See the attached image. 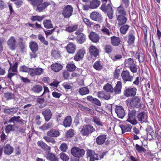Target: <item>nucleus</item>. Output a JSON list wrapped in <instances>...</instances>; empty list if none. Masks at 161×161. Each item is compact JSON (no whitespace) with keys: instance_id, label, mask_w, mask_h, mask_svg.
Instances as JSON below:
<instances>
[{"instance_id":"obj_1","label":"nucleus","mask_w":161,"mask_h":161,"mask_svg":"<svg viewBox=\"0 0 161 161\" xmlns=\"http://www.w3.org/2000/svg\"><path fill=\"white\" fill-rule=\"evenodd\" d=\"M34 8H35L36 11L39 12L43 11L47 7L50 5L48 2L43 3V0H27Z\"/></svg>"},{"instance_id":"obj_2","label":"nucleus","mask_w":161,"mask_h":161,"mask_svg":"<svg viewBox=\"0 0 161 161\" xmlns=\"http://www.w3.org/2000/svg\"><path fill=\"white\" fill-rule=\"evenodd\" d=\"M107 0H102L103 3H104L102 5L100 8L103 12L107 14V16L108 18L111 19L113 18V10L112 6L110 4H108L107 6H106V3Z\"/></svg>"},{"instance_id":"obj_3","label":"nucleus","mask_w":161,"mask_h":161,"mask_svg":"<svg viewBox=\"0 0 161 161\" xmlns=\"http://www.w3.org/2000/svg\"><path fill=\"white\" fill-rule=\"evenodd\" d=\"M9 64L10 66L8 70L7 77L11 80L12 77L17 75L18 73V63L17 62H15L13 66L12 65V64L10 62H9Z\"/></svg>"},{"instance_id":"obj_4","label":"nucleus","mask_w":161,"mask_h":161,"mask_svg":"<svg viewBox=\"0 0 161 161\" xmlns=\"http://www.w3.org/2000/svg\"><path fill=\"white\" fill-rule=\"evenodd\" d=\"M141 98L135 96L132 97L129 102V107L131 108H141L142 104L141 103Z\"/></svg>"},{"instance_id":"obj_5","label":"nucleus","mask_w":161,"mask_h":161,"mask_svg":"<svg viewBox=\"0 0 161 161\" xmlns=\"http://www.w3.org/2000/svg\"><path fill=\"white\" fill-rule=\"evenodd\" d=\"M73 8L70 5H67L63 8L62 14L64 18H69L73 14Z\"/></svg>"},{"instance_id":"obj_6","label":"nucleus","mask_w":161,"mask_h":161,"mask_svg":"<svg viewBox=\"0 0 161 161\" xmlns=\"http://www.w3.org/2000/svg\"><path fill=\"white\" fill-rule=\"evenodd\" d=\"M136 113V111L135 109H133L129 111L128 114V118L126 121L132 125H136L137 123L135 118Z\"/></svg>"},{"instance_id":"obj_7","label":"nucleus","mask_w":161,"mask_h":161,"mask_svg":"<svg viewBox=\"0 0 161 161\" xmlns=\"http://www.w3.org/2000/svg\"><path fill=\"white\" fill-rule=\"evenodd\" d=\"M8 48L11 50H14L17 47V44L16 38L13 36H11L7 41Z\"/></svg>"},{"instance_id":"obj_8","label":"nucleus","mask_w":161,"mask_h":161,"mask_svg":"<svg viewBox=\"0 0 161 161\" xmlns=\"http://www.w3.org/2000/svg\"><path fill=\"white\" fill-rule=\"evenodd\" d=\"M72 154L78 158L82 157L85 153V151L83 149H80L76 147H74L71 150Z\"/></svg>"},{"instance_id":"obj_9","label":"nucleus","mask_w":161,"mask_h":161,"mask_svg":"<svg viewBox=\"0 0 161 161\" xmlns=\"http://www.w3.org/2000/svg\"><path fill=\"white\" fill-rule=\"evenodd\" d=\"M136 89L135 87H126L124 92V95L127 97H130L135 96L136 93Z\"/></svg>"},{"instance_id":"obj_10","label":"nucleus","mask_w":161,"mask_h":161,"mask_svg":"<svg viewBox=\"0 0 161 161\" xmlns=\"http://www.w3.org/2000/svg\"><path fill=\"white\" fill-rule=\"evenodd\" d=\"M122 79L124 81H132L133 77L130 74L128 70L123 71L121 74Z\"/></svg>"},{"instance_id":"obj_11","label":"nucleus","mask_w":161,"mask_h":161,"mask_svg":"<svg viewBox=\"0 0 161 161\" xmlns=\"http://www.w3.org/2000/svg\"><path fill=\"white\" fill-rule=\"evenodd\" d=\"M115 111L118 117L121 119H123L125 115L124 109L121 106L116 105Z\"/></svg>"},{"instance_id":"obj_12","label":"nucleus","mask_w":161,"mask_h":161,"mask_svg":"<svg viewBox=\"0 0 161 161\" xmlns=\"http://www.w3.org/2000/svg\"><path fill=\"white\" fill-rule=\"evenodd\" d=\"M43 71V69L40 68H31L29 74L31 76L39 75L42 74Z\"/></svg>"},{"instance_id":"obj_13","label":"nucleus","mask_w":161,"mask_h":161,"mask_svg":"<svg viewBox=\"0 0 161 161\" xmlns=\"http://www.w3.org/2000/svg\"><path fill=\"white\" fill-rule=\"evenodd\" d=\"M137 118L141 123L146 122L147 120V115L145 112H139L137 115Z\"/></svg>"},{"instance_id":"obj_14","label":"nucleus","mask_w":161,"mask_h":161,"mask_svg":"<svg viewBox=\"0 0 161 161\" xmlns=\"http://www.w3.org/2000/svg\"><path fill=\"white\" fill-rule=\"evenodd\" d=\"M42 113L46 121H48L51 118L52 114L51 111L50 109H46L42 111Z\"/></svg>"},{"instance_id":"obj_15","label":"nucleus","mask_w":161,"mask_h":161,"mask_svg":"<svg viewBox=\"0 0 161 161\" xmlns=\"http://www.w3.org/2000/svg\"><path fill=\"white\" fill-rule=\"evenodd\" d=\"M118 25H121L125 24L127 20V19L125 15H116Z\"/></svg>"},{"instance_id":"obj_16","label":"nucleus","mask_w":161,"mask_h":161,"mask_svg":"<svg viewBox=\"0 0 161 161\" xmlns=\"http://www.w3.org/2000/svg\"><path fill=\"white\" fill-rule=\"evenodd\" d=\"M3 152L5 154L10 155L13 153V148L9 144H7L3 147Z\"/></svg>"},{"instance_id":"obj_17","label":"nucleus","mask_w":161,"mask_h":161,"mask_svg":"<svg viewBox=\"0 0 161 161\" xmlns=\"http://www.w3.org/2000/svg\"><path fill=\"white\" fill-rule=\"evenodd\" d=\"M135 39V37L134 33H129L128 35V40L127 41L128 44L130 46H134Z\"/></svg>"},{"instance_id":"obj_18","label":"nucleus","mask_w":161,"mask_h":161,"mask_svg":"<svg viewBox=\"0 0 161 161\" xmlns=\"http://www.w3.org/2000/svg\"><path fill=\"white\" fill-rule=\"evenodd\" d=\"M91 19L96 21H101L102 19V15L97 12L91 13Z\"/></svg>"},{"instance_id":"obj_19","label":"nucleus","mask_w":161,"mask_h":161,"mask_svg":"<svg viewBox=\"0 0 161 161\" xmlns=\"http://www.w3.org/2000/svg\"><path fill=\"white\" fill-rule=\"evenodd\" d=\"M85 53V51L83 50H79L75 55L74 59L76 61L80 60L83 58Z\"/></svg>"},{"instance_id":"obj_20","label":"nucleus","mask_w":161,"mask_h":161,"mask_svg":"<svg viewBox=\"0 0 161 161\" xmlns=\"http://www.w3.org/2000/svg\"><path fill=\"white\" fill-rule=\"evenodd\" d=\"M37 145L44 150L49 152L51 149V147L42 141H38L37 142Z\"/></svg>"},{"instance_id":"obj_21","label":"nucleus","mask_w":161,"mask_h":161,"mask_svg":"<svg viewBox=\"0 0 161 161\" xmlns=\"http://www.w3.org/2000/svg\"><path fill=\"white\" fill-rule=\"evenodd\" d=\"M66 49L68 53H74L76 49V46L72 43L68 44L66 47Z\"/></svg>"},{"instance_id":"obj_22","label":"nucleus","mask_w":161,"mask_h":161,"mask_svg":"<svg viewBox=\"0 0 161 161\" xmlns=\"http://www.w3.org/2000/svg\"><path fill=\"white\" fill-rule=\"evenodd\" d=\"M91 129V126L89 125H84L80 130V132L83 136L88 135Z\"/></svg>"},{"instance_id":"obj_23","label":"nucleus","mask_w":161,"mask_h":161,"mask_svg":"<svg viewBox=\"0 0 161 161\" xmlns=\"http://www.w3.org/2000/svg\"><path fill=\"white\" fill-rule=\"evenodd\" d=\"M29 47L32 52H36L38 49L37 43L35 41H31L29 43Z\"/></svg>"},{"instance_id":"obj_24","label":"nucleus","mask_w":161,"mask_h":161,"mask_svg":"<svg viewBox=\"0 0 161 161\" xmlns=\"http://www.w3.org/2000/svg\"><path fill=\"white\" fill-rule=\"evenodd\" d=\"M107 138V136L105 135H100L96 139V142L97 144L102 145L105 142Z\"/></svg>"},{"instance_id":"obj_25","label":"nucleus","mask_w":161,"mask_h":161,"mask_svg":"<svg viewBox=\"0 0 161 161\" xmlns=\"http://www.w3.org/2000/svg\"><path fill=\"white\" fill-rule=\"evenodd\" d=\"M116 13L117 15H126V11L122 4L116 8Z\"/></svg>"},{"instance_id":"obj_26","label":"nucleus","mask_w":161,"mask_h":161,"mask_svg":"<svg viewBox=\"0 0 161 161\" xmlns=\"http://www.w3.org/2000/svg\"><path fill=\"white\" fill-rule=\"evenodd\" d=\"M51 68L53 71L57 72L62 69L63 66L60 64L55 63L51 65Z\"/></svg>"},{"instance_id":"obj_27","label":"nucleus","mask_w":161,"mask_h":161,"mask_svg":"<svg viewBox=\"0 0 161 161\" xmlns=\"http://www.w3.org/2000/svg\"><path fill=\"white\" fill-rule=\"evenodd\" d=\"M47 136L53 137H56L60 135L58 131L55 129H51L48 131L47 134Z\"/></svg>"},{"instance_id":"obj_28","label":"nucleus","mask_w":161,"mask_h":161,"mask_svg":"<svg viewBox=\"0 0 161 161\" xmlns=\"http://www.w3.org/2000/svg\"><path fill=\"white\" fill-rule=\"evenodd\" d=\"M111 42L112 45L118 46L120 43L121 40L119 37L113 36L111 37Z\"/></svg>"},{"instance_id":"obj_29","label":"nucleus","mask_w":161,"mask_h":161,"mask_svg":"<svg viewBox=\"0 0 161 161\" xmlns=\"http://www.w3.org/2000/svg\"><path fill=\"white\" fill-rule=\"evenodd\" d=\"M120 127L121 129L122 133L130 132L132 128V126L129 124L120 125Z\"/></svg>"},{"instance_id":"obj_30","label":"nucleus","mask_w":161,"mask_h":161,"mask_svg":"<svg viewBox=\"0 0 161 161\" xmlns=\"http://www.w3.org/2000/svg\"><path fill=\"white\" fill-rule=\"evenodd\" d=\"M98 96L99 98L105 100L109 99L110 97L109 94L104 92L103 91L98 92Z\"/></svg>"},{"instance_id":"obj_31","label":"nucleus","mask_w":161,"mask_h":161,"mask_svg":"<svg viewBox=\"0 0 161 161\" xmlns=\"http://www.w3.org/2000/svg\"><path fill=\"white\" fill-rule=\"evenodd\" d=\"M72 119L71 116H67L63 122V125L65 127H69L71 124Z\"/></svg>"},{"instance_id":"obj_32","label":"nucleus","mask_w":161,"mask_h":161,"mask_svg":"<svg viewBox=\"0 0 161 161\" xmlns=\"http://www.w3.org/2000/svg\"><path fill=\"white\" fill-rule=\"evenodd\" d=\"M135 57L138 59L139 63H143L145 60V55L142 53L136 52Z\"/></svg>"},{"instance_id":"obj_33","label":"nucleus","mask_w":161,"mask_h":161,"mask_svg":"<svg viewBox=\"0 0 161 161\" xmlns=\"http://www.w3.org/2000/svg\"><path fill=\"white\" fill-rule=\"evenodd\" d=\"M43 24L45 28L46 29H50L53 27L51 21L49 19H46L44 20Z\"/></svg>"},{"instance_id":"obj_34","label":"nucleus","mask_w":161,"mask_h":161,"mask_svg":"<svg viewBox=\"0 0 161 161\" xmlns=\"http://www.w3.org/2000/svg\"><path fill=\"white\" fill-rule=\"evenodd\" d=\"M42 89V86L40 85H36L32 87V91L34 92L38 93L41 92Z\"/></svg>"},{"instance_id":"obj_35","label":"nucleus","mask_w":161,"mask_h":161,"mask_svg":"<svg viewBox=\"0 0 161 161\" xmlns=\"http://www.w3.org/2000/svg\"><path fill=\"white\" fill-rule=\"evenodd\" d=\"M122 88V83L120 81H118L114 89L115 93L119 94L120 93Z\"/></svg>"},{"instance_id":"obj_36","label":"nucleus","mask_w":161,"mask_h":161,"mask_svg":"<svg viewBox=\"0 0 161 161\" xmlns=\"http://www.w3.org/2000/svg\"><path fill=\"white\" fill-rule=\"evenodd\" d=\"M78 25H72L67 26L65 28V30L69 32H72L76 31Z\"/></svg>"},{"instance_id":"obj_37","label":"nucleus","mask_w":161,"mask_h":161,"mask_svg":"<svg viewBox=\"0 0 161 161\" xmlns=\"http://www.w3.org/2000/svg\"><path fill=\"white\" fill-rule=\"evenodd\" d=\"M92 121L97 125L102 126L103 125L99 117L97 116H93L92 117Z\"/></svg>"},{"instance_id":"obj_38","label":"nucleus","mask_w":161,"mask_h":161,"mask_svg":"<svg viewBox=\"0 0 161 161\" xmlns=\"http://www.w3.org/2000/svg\"><path fill=\"white\" fill-rule=\"evenodd\" d=\"M99 51L95 46L91 45V57L94 56L96 58L98 55Z\"/></svg>"},{"instance_id":"obj_39","label":"nucleus","mask_w":161,"mask_h":161,"mask_svg":"<svg viewBox=\"0 0 161 161\" xmlns=\"http://www.w3.org/2000/svg\"><path fill=\"white\" fill-rule=\"evenodd\" d=\"M99 37L98 34L94 32H91V41L94 42H98Z\"/></svg>"},{"instance_id":"obj_40","label":"nucleus","mask_w":161,"mask_h":161,"mask_svg":"<svg viewBox=\"0 0 161 161\" xmlns=\"http://www.w3.org/2000/svg\"><path fill=\"white\" fill-rule=\"evenodd\" d=\"M103 89L108 92H113L114 89L111 85L109 83H107L104 86Z\"/></svg>"},{"instance_id":"obj_41","label":"nucleus","mask_w":161,"mask_h":161,"mask_svg":"<svg viewBox=\"0 0 161 161\" xmlns=\"http://www.w3.org/2000/svg\"><path fill=\"white\" fill-rule=\"evenodd\" d=\"M93 67L95 69L98 70H100L103 68V65L101 63L100 61H97L95 62Z\"/></svg>"},{"instance_id":"obj_42","label":"nucleus","mask_w":161,"mask_h":161,"mask_svg":"<svg viewBox=\"0 0 161 161\" xmlns=\"http://www.w3.org/2000/svg\"><path fill=\"white\" fill-rule=\"evenodd\" d=\"M52 56L55 58H58L60 57V52L57 49L53 50L51 52Z\"/></svg>"},{"instance_id":"obj_43","label":"nucleus","mask_w":161,"mask_h":161,"mask_svg":"<svg viewBox=\"0 0 161 161\" xmlns=\"http://www.w3.org/2000/svg\"><path fill=\"white\" fill-rule=\"evenodd\" d=\"M134 64V60L131 58L126 59L125 60L124 64L128 68L133 64Z\"/></svg>"},{"instance_id":"obj_44","label":"nucleus","mask_w":161,"mask_h":161,"mask_svg":"<svg viewBox=\"0 0 161 161\" xmlns=\"http://www.w3.org/2000/svg\"><path fill=\"white\" fill-rule=\"evenodd\" d=\"M17 111L15 108H5L4 109V112L5 114L13 115L16 113Z\"/></svg>"},{"instance_id":"obj_45","label":"nucleus","mask_w":161,"mask_h":161,"mask_svg":"<svg viewBox=\"0 0 161 161\" xmlns=\"http://www.w3.org/2000/svg\"><path fill=\"white\" fill-rule=\"evenodd\" d=\"M129 27V25H122L120 28V32L123 34H125Z\"/></svg>"},{"instance_id":"obj_46","label":"nucleus","mask_w":161,"mask_h":161,"mask_svg":"<svg viewBox=\"0 0 161 161\" xmlns=\"http://www.w3.org/2000/svg\"><path fill=\"white\" fill-rule=\"evenodd\" d=\"M45 16H40L38 15L33 16L31 18V20L32 21H42L45 17Z\"/></svg>"},{"instance_id":"obj_47","label":"nucleus","mask_w":161,"mask_h":161,"mask_svg":"<svg viewBox=\"0 0 161 161\" xmlns=\"http://www.w3.org/2000/svg\"><path fill=\"white\" fill-rule=\"evenodd\" d=\"M77 40L80 43H82L85 41L86 36L83 33H80L77 36Z\"/></svg>"},{"instance_id":"obj_48","label":"nucleus","mask_w":161,"mask_h":161,"mask_svg":"<svg viewBox=\"0 0 161 161\" xmlns=\"http://www.w3.org/2000/svg\"><path fill=\"white\" fill-rule=\"evenodd\" d=\"M100 4L99 1L97 0H93L91 2V9H94L98 7Z\"/></svg>"},{"instance_id":"obj_49","label":"nucleus","mask_w":161,"mask_h":161,"mask_svg":"<svg viewBox=\"0 0 161 161\" xmlns=\"http://www.w3.org/2000/svg\"><path fill=\"white\" fill-rule=\"evenodd\" d=\"M38 39L42 42L44 45L47 46L48 45V43L47 41L45 40L44 37L41 34H39L38 36Z\"/></svg>"},{"instance_id":"obj_50","label":"nucleus","mask_w":161,"mask_h":161,"mask_svg":"<svg viewBox=\"0 0 161 161\" xmlns=\"http://www.w3.org/2000/svg\"><path fill=\"white\" fill-rule=\"evenodd\" d=\"M89 91L88 89L86 87H84L81 88L79 91V92L81 95H84L88 94Z\"/></svg>"},{"instance_id":"obj_51","label":"nucleus","mask_w":161,"mask_h":161,"mask_svg":"<svg viewBox=\"0 0 161 161\" xmlns=\"http://www.w3.org/2000/svg\"><path fill=\"white\" fill-rule=\"evenodd\" d=\"M31 68H29L28 67L24 65L21 66L19 68V70L20 71L23 72L28 73L29 74Z\"/></svg>"},{"instance_id":"obj_52","label":"nucleus","mask_w":161,"mask_h":161,"mask_svg":"<svg viewBox=\"0 0 161 161\" xmlns=\"http://www.w3.org/2000/svg\"><path fill=\"white\" fill-rule=\"evenodd\" d=\"M19 45L21 49H23L25 47V43L24 42L23 38L20 37L19 38Z\"/></svg>"},{"instance_id":"obj_53","label":"nucleus","mask_w":161,"mask_h":161,"mask_svg":"<svg viewBox=\"0 0 161 161\" xmlns=\"http://www.w3.org/2000/svg\"><path fill=\"white\" fill-rule=\"evenodd\" d=\"M20 118V117L19 116H18L17 117H13L9 120L8 122H13L14 123L15 122L17 123L20 122L21 121L19 119Z\"/></svg>"},{"instance_id":"obj_54","label":"nucleus","mask_w":161,"mask_h":161,"mask_svg":"<svg viewBox=\"0 0 161 161\" xmlns=\"http://www.w3.org/2000/svg\"><path fill=\"white\" fill-rule=\"evenodd\" d=\"M136 148L139 153H142L146 151V149L142 146H140L138 144L136 145Z\"/></svg>"},{"instance_id":"obj_55","label":"nucleus","mask_w":161,"mask_h":161,"mask_svg":"<svg viewBox=\"0 0 161 161\" xmlns=\"http://www.w3.org/2000/svg\"><path fill=\"white\" fill-rule=\"evenodd\" d=\"M66 68L68 70L72 71L75 69L76 67L74 64H67Z\"/></svg>"},{"instance_id":"obj_56","label":"nucleus","mask_w":161,"mask_h":161,"mask_svg":"<svg viewBox=\"0 0 161 161\" xmlns=\"http://www.w3.org/2000/svg\"><path fill=\"white\" fill-rule=\"evenodd\" d=\"M130 71L133 73H136L138 70L137 66L135 63L129 67Z\"/></svg>"},{"instance_id":"obj_57","label":"nucleus","mask_w":161,"mask_h":161,"mask_svg":"<svg viewBox=\"0 0 161 161\" xmlns=\"http://www.w3.org/2000/svg\"><path fill=\"white\" fill-rule=\"evenodd\" d=\"M91 161H94L98 159V157L97 154H96L93 151H91Z\"/></svg>"},{"instance_id":"obj_58","label":"nucleus","mask_w":161,"mask_h":161,"mask_svg":"<svg viewBox=\"0 0 161 161\" xmlns=\"http://www.w3.org/2000/svg\"><path fill=\"white\" fill-rule=\"evenodd\" d=\"M4 97L6 100H8L14 98V97L13 93L7 92L5 94Z\"/></svg>"},{"instance_id":"obj_59","label":"nucleus","mask_w":161,"mask_h":161,"mask_svg":"<svg viewBox=\"0 0 161 161\" xmlns=\"http://www.w3.org/2000/svg\"><path fill=\"white\" fill-rule=\"evenodd\" d=\"M52 127L51 124L48 123V124H45L42 125L40 129H42V130H47Z\"/></svg>"},{"instance_id":"obj_60","label":"nucleus","mask_w":161,"mask_h":161,"mask_svg":"<svg viewBox=\"0 0 161 161\" xmlns=\"http://www.w3.org/2000/svg\"><path fill=\"white\" fill-rule=\"evenodd\" d=\"M60 158L64 161H68L69 159V156L63 153H60Z\"/></svg>"},{"instance_id":"obj_61","label":"nucleus","mask_w":161,"mask_h":161,"mask_svg":"<svg viewBox=\"0 0 161 161\" xmlns=\"http://www.w3.org/2000/svg\"><path fill=\"white\" fill-rule=\"evenodd\" d=\"M47 158L50 160L52 161H58L55 155L52 153L47 154Z\"/></svg>"},{"instance_id":"obj_62","label":"nucleus","mask_w":161,"mask_h":161,"mask_svg":"<svg viewBox=\"0 0 161 161\" xmlns=\"http://www.w3.org/2000/svg\"><path fill=\"white\" fill-rule=\"evenodd\" d=\"M91 101L92 102V103L97 105L98 106H100L101 105V104L100 101L98 100L97 99L92 97L91 96Z\"/></svg>"},{"instance_id":"obj_63","label":"nucleus","mask_w":161,"mask_h":161,"mask_svg":"<svg viewBox=\"0 0 161 161\" xmlns=\"http://www.w3.org/2000/svg\"><path fill=\"white\" fill-rule=\"evenodd\" d=\"M74 135V130L73 129H70L66 132V136L67 138L71 137Z\"/></svg>"},{"instance_id":"obj_64","label":"nucleus","mask_w":161,"mask_h":161,"mask_svg":"<svg viewBox=\"0 0 161 161\" xmlns=\"http://www.w3.org/2000/svg\"><path fill=\"white\" fill-rule=\"evenodd\" d=\"M105 52L108 53H111L112 50V48L110 45H106L104 47Z\"/></svg>"}]
</instances>
